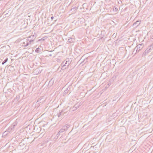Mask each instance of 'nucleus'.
I'll return each mask as SVG.
<instances>
[{"label": "nucleus", "instance_id": "4", "mask_svg": "<svg viewBox=\"0 0 153 153\" xmlns=\"http://www.w3.org/2000/svg\"><path fill=\"white\" fill-rule=\"evenodd\" d=\"M151 48H153V45H151L149 46L145 50L144 53H145L146 54L148 53L151 51Z\"/></svg>", "mask_w": 153, "mask_h": 153}, {"label": "nucleus", "instance_id": "10", "mask_svg": "<svg viewBox=\"0 0 153 153\" xmlns=\"http://www.w3.org/2000/svg\"><path fill=\"white\" fill-rule=\"evenodd\" d=\"M64 63V62H63L61 65V69L62 70L65 69L67 68V67L66 66L65 64Z\"/></svg>", "mask_w": 153, "mask_h": 153}, {"label": "nucleus", "instance_id": "18", "mask_svg": "<svg viewBox=\"0 0 153 153\" xmlns=\"http://www.w3.org/2000/svg\"><path fill=\"white\" fill-rule=\"evenodd\" d=\"M78 9L77 7H73L71 9V10L72 11L73 10V11L74 12L75 10H77V9Z\"/></svg>", "mask_w": 153, "mask_h": 153}, {"label": "nucleus", "instance_id": "27", "mask_svg": "<svg viewBox=\"0 0 153 153\" xmlns=\"http://www.w3.org/2000/svg\"><path fill=\"white\" fill-rule=\"evenodd\" d=\"M45 40V39H44L43 38H42V39H39L38 40V41H44Z\"/></svg>", "mask_w": 153, "mask_h": 153}, {"label": "nucleus", "instance_id": "32", "mask_svg": "<svg viewBox=\"0 0 153 153\" xmlns=\"http://www.w3.org/2000/svg\"><path fill=\"white\" fill-rule=\"evenodd\" d=\"M49 56H52V55L51 54H50L49 55Z\"/></svg>", "mask_w": 153, "mask_h": 153}, {"label": "nucleus", "instance_id": "24", "mask_svg": "<svg viewBox=\"0 0 153 153\" xmlns=\"http://www.w3.org/2000/svg\"><path fill=\"white\" fill-rule=\"evenodd\" d=\"M113 9H114V10L116 12H117L118 10L117 8L115 7H114V8Z\"/></svg>", "mask_w": 153, "mask_h": 153}, {"label": "nucleus", "instance_id": "25", "mask_svg": "<svg viewBox=\"0 0 153 153\" xmlns=\"http://www.w3.org/2000/svg\"><path fill=\"white\" fill-rule=\"evenodd\" d=\"M68 92V90H65V91H64V94H67Z\"/></svg>", "mask_w": 153, "mask_h": 153}, {"label": "nucleus", "instance_id": "8", "mask_svg": "<svg viewBox=\"0 0 153 153\" xmlns=\"http://www.w3.org/2000/svg\"><path fill=\"white\" fill-rule=\"evenodd\" d=\"M64 114V113L63 112V110H62L60 112L57 114V116L58 117H62V116H63Z\"/></svg>", "mask_w": 153, "mask_h": 153}, {"label": "nucleus", "instance_id": "2", "mask_svg": "<svg viewBox=\"0 0 153 153\" xmlns=\"http://www.w3.org/2000/svg\"><path fill=\"white\" fill-rule=\"evenodd\" d=\"M63 62H64V63L65 64L66 66L68 68L69 65L71 63V59H70L69 58H68L66 59V60Z\"/></svg>", "mask_w": 153, "mask_h": 153}, {"label": "nucleus", "instance_id": "5", "mask_svg": "<svg viewBox=\"0 0 153 153\" xmlns=\"http://www.w3.org/2000/svg\"><path fill=\"white\" fill-rule=\"evenodd\" d=\"M54 81V79L52 78L49 81L48 85V87L49 88L51 87L53 84Z\"/></svg>", "mask_w": 153, "mask_h": 153}, {"label": "nucleus", "instance_id": "23", "mask_svg": "<svg viewBox=\"0 0 153 153\" xmlns=\"http://www.w3.org/2000/svg\"><path fill=\"white\" fill-rule=\"evenodd\" d=\"M20 98V96L19 95H17L15 98V100H17V101Z\"/></svg>", "mask_w": 153, "mask_h": 153}, {"label": "nucleus", "instance_id": "30", "mask_svg": "<svg viewBox=\"0 0 153 153\" xmlns=\"http://www.w3.org/2000/svg\"><path fill=\"white\" fill-rule=\"evenodd\" d=\"M111 83H109L108 84V86H109L110 85H111Z\"/></svg>", "mask_w": 153, "mask_h": 153}, {"label": "nucleus", "instance_id": "14", "mask_svg": "<svg viewBox=\"0 0 153 153\" xmlns=\"http://www.w3.org/2000/svg\"><path fill=\"white\" fill-rule=\"evenodd\" d=\"M13 128L12 127H9L6 130V131H7L8 133H10V132H11L12 131H13V130L12 129Z\"/></svg>", "mask_w": 153, "mask_h": 153}, {"label": "nucleus", "instance_id": "19", "mask_svg": "<svg viewBox=\"0 0 153 153\" xmlns=\"http://www.w3.org/2000/svg\"><path fill=\"white\" fill-rule=\"evenodd\" d=\"M6 46H4L3 47H2L1 48V51H5L6 50Z\"/></svg>", "mask_w": 153, "mask_h": 153}, {"label": "nucleus", "instance_id": "1", "mask_svg": "<svg viewBox=\"0 0 153 153\" xmlns=\"http://www.w3.org/2000/svg\"><path fill=\"white\" fill-rule=\"evenodd\" d=\"M36 34L34 33L33 34L32 33L30 36L28 37L27 38L28 39H30L31 40H33V41H34V40L36 37Z\"/></svg>", "mask_w": 153, "mask_h": 153}, {"label": "nucleus", "instance_id": "17", "mask_svg": "<svg viewBox=\"0 0 153 153\" xmlns=\"http://www.w3.org/2000/svg\"><path fill=\"white\" fill-rule=\"evenodd\" d=\"M7 60H8V58H7L2 62V64L3 65L7 61Z\"/></svg>", "mask_w": 153, "mask_h": 153}, {"label": "nucleus", "instance_id": "34", "mask_svg": "<svg viewBox=\"0 0 153 153\" xmlns=\"http://www.w3.org/2000/svg\"><path fill=\"white\" fill-rule=\"evenodd\" d=\"M121 1V3L122 2V1Z\"/></svg>", "mask_w": 153, "mask_h": 153}, {"label": "nucleus", "instance_id": "33", "mask_svg": "<svg viewBox=\"0 0 153 153\" xmlns=\"http://www.w3.org/2000/svg\"><path fill=\"white\" fill-rule=\"evenodd\" d=\"M40 100H40H38V101H37V102H38V101H39V100Z\"/></svg>", "mask_w": 153, "mask_h": 153}, {"label": "nucleus", "instance_id": "20", "mask_svg": "<svg viewBox=\"0 0 153 153\" xmlns=\"http://www.w3.org/2000/svg\"><path fill=\"white\" fill-rule=\"evenodd\" d=\"M35 52L37 53H39L40 52V49L39 48H36L35 50Z\"/></svg>", "mask_w": 153, "mask_h": 153}, {"label": "nucleus", "instance_id": "15", "mask_svg": "<svg viewBox=\"0 0 153 153\" xmlns=\"http://www.w3.org/2000/svg\"><path fill=\"white\" fill-rule=\"evenodd\" d=\"M17 123L16 122H14L13 124L11 126H10V127H12L13 128H12V129L13 130L14 128V127L16 126V125H17Z\"/></svg>", "mask_w": 153, "mask_h": 153}, {"label": "nucleus", "instance_id": "9", "mask_svg": "<svg viewBox=\"0 0 153 153\" xmlns=\"http://www.w3.org/2000/svg\"><path fill=\"white\" fill-rule=\"evenodd\" d=\"M70 125L68 124H67L65 125L62 128L65 131H67L68 128L70 127Z\"/></svg>", "mask_w": 153, "mask_h": 153}, {"label": "nucleus", "instance_id": "16", "mask_svg": "<svg viewBox=\"0 0 153 153\" xmlns=\"http://www.w3.org/2000/svg\"><path fill=\"white\" fill-rule=\"evenodd\" d=\"M65 131L62 128L60 130L58 133L60 134L63 132Z\"/></svg>", "mask_w": 153, "mask_h": 153}, {"label": "nucleus", "instance_id": "7", "mask_svg": "<svg viewBox=\"0 0 153 153\" xmlns=\"http://www.w3.org/2000/svg\"><path fill=\"white\" fill-rule=\"evenodd\" d=\"M75 38H69L68 39V42L70 43H72L75 42Z\"/></svg>", "mask_w": 153, "mask_h": 153}, {"label": "nucleus", "instance_id": "21", "mask_svg": "<svg viewBox=\"0 0 153 153\" xmlns=\"http://www.w3.org/2000/svg\"><path fill=\"white\" fill-rule=\"evenodd\" d=\"M60 134H59V133H58L56 134V137H55V140H56L58 138V137L59 136Z\"/></svg>", "mask_w": 153, "mask_h": 153}, {"label": "nucleus", "instance_id": "29", "mask_svg": "<svg viewBox=\"0 0 153 153\" xmlns=\"http://www.w3.org/2000/svg\"><path fill=\"white\" fill-rule=\"evenodd\" d=\"M54 18V17L53 16H52L51 17V19L52 20H53V19Z\"/></svg>", "mask_w": 153, "mask_h": 153}, {"label": "nucleus", "instance_id": "3", "mask_svg": "<svg viewBox=\"0 0 153 153\" xmlns=\"http://www.w3.org/2000/svg\"><path fill=\"white\" fill-rule=\"evenodd\" d=\"M143 47V44H141L138 45L136 48H137L136 52H138Z\"/></svg>", "mask_w": 153, "mask_h": 153}, {"label": "nucleus", "instance_id": "11", "mask_svg": "<svg viewBox=\"0 0 153 153\" xmlns=\"http://www.w3.org/2000/svg\"><path fill=\"white\" fill-rule=\"evenodd\" d=\"M105 30H102L101 31V39H102L105 36Z\"/></svg>", "mask_w": 153, "mask_h": 153}, {"label": "nucleus", "instance_id": "12", "mask_svg": "<svg viewBox=\"0 0 153 153\" xmlns=\"http://www.w3.org/2000/svg\"><path fill=\"white\" fill-rule=\"evenodd\" d=\"M27 43L28 44V45L30 44H33V43L34 41L33 40H31L30 39H27Z\"/></svg>", "mask_w": 153, "mask_h": 153}, {"label": "nucleus", "instance_id": "13", "mask_svg": "<svg viewBox=\"0 0 153 153\" xmlns=\"http://www.w3.org/2000/svg\"><path fill=\"white\" fill-rule=\"evenodd\" d=\"M22 44L24 45V47H26L28 46V44L27 39Z\"/></svg>", "mask_w": 153, "mask_h": 153}, {"label": "nucleus", "instance_id": "26", "mask_svg": "<svg viewBox=\"0 0 153 153\" xmlns=\"http://www.w3.org/2000/svg\"><path fill=\"white\" fill-rule=\"evenodd\" d=\"M76 105H75V106H74V107L73 108H72V109H73V110H72L73 111H74V110H75L76 109H77V108L76 107H75V106Z\"/></svg>", "mask_w": 153, "mask_h": 153}, {"label": "nucleus", "instance_id": "22", "mask_svg": "<svg viewBox=\"0 0 153 153\" xmlns=\"http://www.w3.org/2000/svg\"><path fill=\"white\" fill-rule=\"evenodd\" d=\"M8 133L7 132V131H4L3 134V135L6 136L7 135V134H8Z\"/></svg>", "mask_w": 153, "mask_h": 153}, {"label": "nucleus", "instance_id": "31", "mask_svg": "<svg viewBox=\"0 0 153 153\" xmlns=\"http://www.w3.org/2000/svg\"><path fill=\"white\" fill-rule=\"evenodd\" d=\"M75 107H76V108H77H77H79V107L78 106H76V105L75 106Z\"/></svg>", "mask_w": 153, "mask_h": 153}, {"label": "nucleus", "instance_id": "6", "mask_svg": "<svg viewBox=\"0 0 153 153\" xmlns=\"http://www.w3.org/2000/svg\"><path fill=\"white\" fill-rule=\"evenodd\" d=\"M141 21V20H137L134 23L133 26L136 27H137L140 24Z\"/></svg>", "mask_w": 153, "mask_h": 153}, {"label": "nucleus", "instance_id": "28", "mask_svg": "<svg viewBox=\"0 0 153 153\" xmlns=\"http://www.w3.org/2000/svg\"><path fill=\"white\" fill-rule=\"evenodd\" d=\"M69 87H68L65 90H68V91L69 90Z\"/></svg>", "mask_w": 153, "mask_h": 153}]
</instances>
